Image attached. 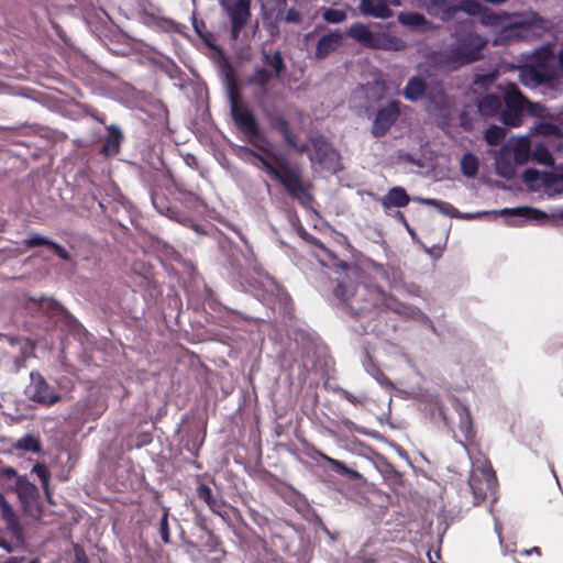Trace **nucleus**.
<instances>
[{
	"label": "nucleus",
	"mask_w": 563,
	"mask_h": 563,
	"mask_svg": "<svg viewBox=\"0 0 563 563\" xmlns=\"http://www.w3.org/2000/svg\"><path fill=\"white\" fill-rule=\"evenodd\" d=\"M311 153L309 158L312 163L324 164L335 155L330 142L323 135L309 137Z\"/></svg>",
	"instance_id": "12"
},
{
	"label": "nucleus",
	"mask_w": 563,
	"mask_h": 563,
	"mask_svg": "<svg viewBox=\"0 0 563 563\" xmlns=\"http://www.w3.org/2000/svg\"><path fill=\"white\" fill-rule=\"evenodd\" d=\"M401 114V102L393 100L379 107L372 123V134L375 137L385 136Z\"/></svg>",
	"instance_id": "6"
},
{
	"label": "nucleus",
	"mask_w": 563,
	"mask_h": 563,
	"mask_svg": "<svg viewBox=\"0 0 563 563\" xmlns=\"http://www.w3.org/2000/svg\"><path fill=\"white\" fill-rule=\"evenodd\" d=\"M531 158L540 165H544L548 167H551L554 165L553 155L544 144L536 145V147L531 154Z\"/></svg>",
	"instance_id": "33"
},
{
	"label": "nucleus",
	"mask_w": 563,
	"mask_h": 563,
	"mask_svg": "<svg viewBox=\"0 0 563 563\" xmlns=\"http://www.w3.org/2000/svg\"><path fill=\"white\" fill-rule=\"evenodd\" d=\"M343 42V35L340 32H331L321 36L317 43L314 56L322 59L336 51Z\"/></svg>",
	"instance_id": "19"
},
{
	"label": "nucleus",
	"mask_w": 563,
	"mask_h": 563,
	"mask_svg": "<svg viewBox=\"0 0 563 563\" xmlns=\"http://www.w3.org/2000/svg\"><path fill=\"white\" fill-rule=\"evenodd\" d=\"M123 140V135L121 131L117 126H110L108 129V134L104 139L100 153L104 157H111L119 153L120 144Z\"/></svg>",
	"instance_id": "24"
},
{
	"label": "nucleus",
	"mask_w": 563,
	"mask_h": 563,
	"mask_svg": "<svg viewBox=\"0 0 563 563\" xmlns=\"http://www.w3.org/2000/svg\"><path fill=\"white\" fill-rule=\"evenodd\" d=\"M389 93L388 86L385 80L375 77L371 82L361 85L354 90V98L363 100L362 107L368 111L374 104L385 99Z\"/></svg>",
	"instance_id": "7"
},
{
	"label": "nucleus",
	"mask_w": 563,
	"mask_h": 563,
	"mask_svg": "<svg viewBox=\"0 0 563 563\" xmlns=\"http://www.w3.org/2000/svg\"><path fill=\"white\" fill-rule=\"evenodd\" d=\"M318 455L329 463L336 472H339L342 475H349L350 477H357L358 473L356 471H353L349 468L343 462L335 460L320 451H317Z\"/></svg>",
	"instance_id": "39"
},
{
	"label": "nucleus",
	"mask_w": 563,
	"mask_h": 563,
	"mask_svg": "<svg viewBox=\"0 0 563 563\" xmlns=\"http://www.w3.org/2000/svg\"><path fill=\"white\" fill-rule=\"evenodd\" d=\"M162 517L159 520V534L165 544L170 543V530L168 525L169 509L167 507L162 508Z\"/></svg>",
	"instance_id": "40"
},
{
	"label": "nucleus",
	"mask_w": 563,
	"mask_h": 563,
	"mask_svg": "<svg viewBox=\"0 0 563 563\" xmlns=\"http://www.w3.org/2000/svg\"><path fill=\"white\" fill-rule=\"evenodd\" d=\"M520 553H521V555H530V554H532V553H536V554H538V555H541V550H540V548H538V547H533V548H531L530 550H523V551H521Z\"/></svg>",
	"instance_id": "60"
},
{
	"label": "nucleus",
	"mask_w": 563,
	"mask_h": 563,
	"mask_svg": "<svg viewBox=\"0 0 563 563\" xmlns=\"http://www.w3.org/2000/svg\"><path fill=\"white\" fill-rule=\"evenodd\" d=\"M423 205L431 206L437 208L441 213L454 217L457 212L456 208L450 202H445L442 200L433 199V198H416Z\"/></svg>",
	"instance_id": "36"
},
{
	"label": "nucleus",
	"mask_w": 563,
	"mask_h": 563,
	"mask_svg": "<svg viewBox=\"0 0 563 563\" xmlns=\"http://www.w3.org/2000/svg\"><path fill=\"white\" fill-rule=\"evenodd\" d=\"M12 489L16 493L24 508H26L31 501H34L38 494L37 487L29 482L25 476L16 477Z\"/></svg>",
	"instance_id": "22"
},
{
	"label": "nucleus",
	"mask_w": 563,
	"mask_h": 563,
	"mask_svg": "<svg viewBox=\"0 0 563 563\" xmlns=\"http://www.w3.org/2000/svg\"><path fill=\"white\" fill-rule=\"evenodd\" d=\"M473 21L460 22V30L452 33L454 43L441 53V62L453 67H463L483 58V49L488 40L473 30Z\"/></svg>",
	"instance_id": "2"
},
{
	"label": "nucleus",
	"mask_w": 563,
	"mask_h": 563,
	"mask_svg": "<svg viewBox=\"0 0 563 563\" xmlns=\"http://www.w3.org/2000/svg\"><path fill=\"white\" fill-rule=\"evenodd\" d=\"M398 21L401 25L421 33L437 30L439 26L419 12L406 11L398 14Z\"/></svg>",
	"instance_id": "13"
},
{
	"label": "nucleus",
	"mask_w": 563,
	"mask_h": 563,
	"mask_svg": "<svg viewBox=\"0 0 563 563\" xmlns=\"http://www.w3.org/2000/svg\"><path fill=\"white\" fill-rule=\"evenodd\" d=\"M558 59L560 65L563 67V47L558 53Z\"/></svg>",
	"instance_id": "64"
},
{
	"label": "nucleus",
	"mask_w": 563,
	"mask_h": 563,
	"mask_svg": "<svg viewBox=\"0 0 563 563\" xmlns=\"http://www.w3.org/2000/svg\"><path fill=\"white\" fill-rule=\"evenodd\" d=\"M340 424L351 432L357 430L356 424L349 418H341Z\"/></svg>",
	"instance_id": "57"
},
{
	"label": "nucleus",
	"mask_w": 563,
	"mask_h": 563,
	"mask_svg": "<svg viewBox=\"0 0 563 563\" xmlns=\"http://www.w3.org/2000/svg\"><path fill=\"white\" fill-rule=\"evenodd\" d=\"M23 559L11 556L4 563H21Z\"/></svg>",
	"instance_id": "62"
},
{
	"label": "nucleus",
	"mask_w": 563,
	"mask_h": 563,
	"mask_svg": "<svg viewBox=\"0 0 563 563\" xmlns=\"http://www.w3.org/2000/svg\"><path fill=\"white\" fill-rule=\"evenodd\" d=\"M282 21L291 24H300L302 22V15L297 9L290 8L284 11Z\"/></svg>",
	"instance_id": "46"
},
{
	"label": "nucleus",
	"mask_w": 563,
	"mask_h": 563,
	"mask_svg": "<svg viewBox=\"0 0 563 563\" xmlns=\"http://www.w3.org/2000/svg\"><path fill=\"white\" fill-rule=\"evenodd\" d=\"M560 73H519L520 81L526 86L551 84L559 78Z\"/></svg>",
	"instance_id": "28"
},
{
	"label": "nucleus",
	"mask_w": 563,
	"mask_h": 563,
	"mask_svg": "<svg viewBox=\"0 0 563 563\" xmlns=\"http://www.w3.org/2000/svg\"><path fill=\"white\" fill-rule=\"evenodd\" d=\"M514 161L517 165H523L531 158V141L528 136H521L511 144Z\"/></svg>",
	"instance_id": "25"
},
{
	"label": "nucleus",
	"mask_w": 563,
	"mask_h": 563,
	"mask_svg": "<svg viewBox=\"0 0 563 563\" xmlns=\"http://www.w3.org/2000/svg\"><path fill=\"white\" fill-rule=\"evenodd\" d=\"M501 106L503 98L494 93H487L476 101L478 113L484 118H499Z\"/></svg>",
	"instance_id": "21"
},
{
	"label": "nucleus",
	"mask_w": 563,
	"mask_h": 563,
	"mask_svg": "<svg viewBox=\"0 0 563 563\" xmlns=\"http://www.w3.org/2000/svg\"><path fill=\"white\" fill-rule=\"evenodd\" d=\"M537 177H538V170L537 169L528 168L523 173V178H525L526 181H533V180L537 179Z\"/></svg>",
	"instance_id": "58"
},
{
	"label": "nucleus",
	"mask_w": 563,
	"mask_h": 563,
	"mask_svg": "<svg viewBox=\"0 0 563 563\" xmlns=\"http://www.w3.org/2000/svg\"><path fill=\"white\" fill-rule=\"evenodd\" d=\"M460 122H461V126L464 128L466 131L472 130L473 126H472L471 121L468 120L466 112L461 113Z\"/></svg>",
	"instance_id": "59"
},
{
	"label": "nucleus",
	"mask_w": 563,
	"mask_h": 563,
	"mask_svg": "<svg viewBox=\"0 0 563 563\" xmlns=\"http://www.w3.org/2000/svg\"><path fill=\"white\" fill-rule=\"evenodd\" d=\"M0 477H4L8 479L14 478L16 481V477H19V476H18V472L15 471V468H13L11 466H2V467H0Z\"/></svg>",
	"instance_id": "55"
},
{
	"label": "nucleus",
	"mask_w": 563,
	"mask_h": 563,
	"mask_svg": "<svg viewBox=\"0 0 563 563\" xmlns=\"http://www.w3.org/2000/svg\"><path fill=\"white\" fill-rule=\"evenodd\" d=\"M0 512L1 517L5 522L7 529L11 532V534L16 540L23 539V529L20 523L18 516L15 515L13 508L4 498V496L0 493Z\"/></svg>",
	"instance_id": "15"
},
{
	"label": "nucleus",
	"mask_w": 563,
	"mask_h": 563,
	"mask_svg": "<svg viewBox=\"0 0 563 563\" xmlns=\"http://www.w3.org/2000/svg\"><path fill=\"white\" fill-rule=\"evenodd\" d=\"M406 46V42L398 37H386L382 43L383 48L391 51H402Z\"/></svg>",
	"instance_id": "45"
},
{
	"label": "nucleus",
	"mask_w": 563,
	"mask_h": 563,
	"mask_svg": "<svg viewBox=\"0 0 563 563\" xmlns=\"http://www.w3.org/2000/svg\"><path fill=\"white\" fill-rule=\"evenodd\" d=\"M223 75L232 120L252 145L242 147V152L258 161L268 177L278 181L292 199L307 206L312 196L302 181L299 165L291 163L284 153L275 151V145L262 132L253 111L242 102L239 73Z\"/></svg>",
	"instance_id": "1"
},
{
	"label": "nucleus",
	"mask_w": 563,
	"mask_h": 563,
	"mask_svg": "<svg viewBox=\"0 0 563 563\" xmlns=\"http://www.w3.org/2000/svg\"><path fill=\"white\" fill-rule=\"evenodd\" d=\"M32 472L37 475V477L40 478V481H41V483H42V485H43L47 496L49 497L48 483H49L51 474H49V471H48L47 466L45 464L36 463L33 466Z\"/></svg>",
	"instance_id": "41"
},
{
	"label": "nucleus",
	"mask_w": 563,
	"mask_h": 563,
	"mask_svg": "<svg viewBox=\"0 0 563 563\" xmlns=\"http://www.w3.org/2000/svg\"><path fill=\"white\" fill-rule=\"evenodd\" d=\"M49 249L62 260L68 261L70 258L69 253L60 244L52 241Z\"/></svg>",
	"instance_id": "51"
},
{
	"label": "nucleus",
	"mask_w": 563,
	"mask_h": 563,
	"mask_svg": "<svg viewBox=\"0 0 563 563\" xmlns=\"http://www.w3.org/2000/svg\"><path fill=\"white\" fill-rule=\"evenodd\" d=\"M38 302H40L41 307H43V305L45 302L46 308H47L48 312H51V313H55L60 310V305L53 299L47 300V299L41 298Z\"/></svg>",
	"instance_id": "53"
},
{
	"label": "nucleus",
	"mask_w": 563,
	"mask_h": 563,
	"mask_svg": "<svg viewBox=\"0 0 563 563\" xmlns=\"http://www.w3.org/2000/svg\"><path fill=\"white\" fill-rule=\"evenodd\" d=\"M267 118L271 128L283 136L284 142L287 145H295V133L292 132L288 120L280 113L271 114Z\"/></svg>",
	"instance_id": "23"
},
{
	"label": "nucleus",
	"mask_w": 563,
	"mask_h": 563,
	"mask_svg": "<svg viewBox=\"0 0 563 563\" xmlns=\"http://www.w3.org/2000/svg\"><path fill=\"white\" fill-rule=\"evenodd\" d=\"M553 58V51L550 45L541 46L536 49L527 63L519 70H548V66Z\"/></svg>",
	"instance_id": "14"
},
{
	"label": "nucleus",
	"mask_w": 563,
	"mask_h": 563,
	"mask_svg": "<svg viewBox=\"0 0 563 563\" xmlns=\"http://www.w3.org/2000/svg\"><path fill=\"white\" fill-rule=\"evenodd\" d=\"M378 311H393L396 314L410 317L413 313V308L405 302H401L396 297L390 294H387L383 289V296L380 300H378L377 308Z\"/></svg>",
	"instance_id": "17"
},
{
	"label": "nucleus",
	"mask_w": 563,
	"mask_h": 563,
	"mask_svg": "<svg viewBox=\"0 0 563 563\" xmlns=\"http://www.w3.org/2000/svg\"><path fill=\"white\" fill-rule=\"evenodd\" d=\"M451 0H426L424 8L430 15H439V10L442 12L444 8H449L450 5H448V3Z\"/></svg>",
	"instance_id": "44"
},
{
	"label": "nucleus",
	"mask_w": 563,
	"mask_h": 563,
	"mask_svg": "<svg viewBox=\"0 0 563 563\" xmlns=\"http://www.w3.org/2000/svg\"><path fill=\"white\" fill-rule=\"evenodd\" d=\"M424 97L428 100L427 109L429 111H439L449 107L448 97L440 82L428 85Z\"/></svg>",
	"instance_id": "20"
},
{
	"label": "nucleus",
	"mask_w": 563,
	"mask_h": 563,
	"mask_svg": "<svg viewBox=\"0 0 563 563\" xmlns=\"http://www.w3.org/2000/svg\"><path fill=\"white\" fill-rule=\"evenodd\" d=\"M349 36L352 38L363 43V44H372L374 40L373 33L369 31V29L362 24V23H355L353 24L349 32Z\"/></svg>",
	"instance_id": "31"
},
{
	"label": "nucleus",
	"mask_w": 563,
	"mask_h": 563,
	"mask_svg": "<svg viewBox=\"0 0 563 563\" xmlns=\"http://www.w3.org/2000/svg\"><path fill=\"white\" fill-rule=\"evenodd\" d=\"M31 384L27 387L30 398L38 404L51 406L60 400V396L47 384L38 373H31Z\"/></svg>",
	"instance_id": "8"
},
{
	"label": "nucleus",
	"mask_w": 563,
	"mask_h": 563,
	"mask_svg": "<svg viewBox=\"0 0 563 563\" xmlns=\"http://www.w3.org/2000/svg\"><path fill=\"white\" fill-rule=\"evenodd\" d=\"M478 159L472 153H465L461 159V170L466 177H475L478 173Z\"/></svg>",
	"instance_id": "34"
},
{
	"label": "nucleus",
	"mask_w": 563,
	"mask_h": 563,
	"mask_svg": "<svg viewBox=\"0 0 563 563\" xmlns=\"http://www.w3.org/2000/svg\"><path fill=\"white\" fill-rule=\"evenodd\" d=\"M506 137V130L503 126L492 124L484 133L485 142L490 146L499 145Z\"/></svg>",
	"instance_id": "32"
},
{
	"label": "nucleus",
	"mask_w": 563,
	"mask_h": 563,
	"mask_svg": "<svg viewBox=\"0 0 563 563\" xmlns=\"http://www.w3.org/2000/svg\"><path fill=\"white\" fill-rule=\"evenodd\" d=\"M74 554H75V561L74 563H89L88 556L84 550V548L75 543L74 544Z\"/></svg>",
	"instance_id": "48"
},
{
	"label": "nucleus",
	"mask_w": 563,
	"mask_h": 563,
	"mask_svg": "<svg viewBox=\"0 0 563 563\" xmlns=\"http://www.w3.org/2000/svg\"><path fill=\"white\" fill-rule=\"evenodd\" d=\"M15 449L37 453L42 450L41 442L32 434H26L19 439L15 443Z\"/></svg>",
	"instance_id": "38"
},
{
	"label": "nucleus",
	"mask_w": 563,
	"mask_h": 563,
	"mask_svg": "<svg viewBox=\"0 0 563 563\" xmlns=\"http://www.w3.org/2000/svg\"><path fill=\"white\" fill-rule=\"evenodd\" d=\"M289 147L294 148L297 153L303 154L309 151L310 144H298L297 143V136L295 135V145H288Z\"/></svg>",
	"instance_id": "56"
},
{
	"label": "nucleus",
	"mask_w": 563,
	"mask_h": 563,
	"mask_svg": "<svg viewBox=\"0 0 563 563\" xmlns=\"http://www.w3.org/2000/svg\"><path fill=\"white\" fill-rule=\"evenodd\" d=\"M499 73H486L484 76H477L475 84H482L484 86L492 85L498 77Z\"/></svg>",
	"instance_id": "49"
},
{
	"label": "nucleus",
	"mask_w": 563,
	"mask_h": 563,
	"mask_svg": "<svg viewBox=\"0 0 563 563\" xmlns=\"http://www.w3.org/2000/svg\"><path fill=\"white\" fill-rule=\"evenodd\" d=\"M390 5H400L398 0H360V11L364 15L387 19L393 15Z\"/></svg>",
	"instance_id": "11"
},
{
	"label": "nucleus",
	"mask_w": 563,
	"mask_h": 563,
	"mask_svg": "<svg viewBox=\"0 0 563 563\" xmlns=\"http://www.w3.org/2000/svg\"><path fill=\"white\" fill-rule=\"evenodd\" d=\"M514 21L510 23L515 27H527L537 22H543V20L534 12L530 11L525 14L515 13L512 15Z\"/></svg>",
	"instance_id": "37"
},
{
	"label": "nucleus",
	"mask_w": 563,
	"mask_h": 563,
	"mask_svg": "<svg viewBox=\"0 0 563 563\" xmlns=\"http://www.w3.org/2000/svg\"><path fill=\"white\" fill-rule=\"evenodd\" d=\"M501 214L516 216L527 220L536 221L544 220L548 218L543 211L532 207L505 208L501 210Z\"/></svg>",
	"instance_id": "29"
},
{
	"label": "nucleus",
	"mask_w": 563,
	"mask_h": 563,
	"mask_svg": "<svg viewBox=\"0 0 563 563\" xmlns=\"http://www.w3.org/2000/svg\"><path fill=\"white\" fill-rule=\"evenodd\" d=\"M433 405H434V412H437V415L439 416V418L444 422V424L446 426L448 424V418H446V415H445V407L442 402L441 399H439L438 397L434 399L433 401Z\"/></svg>",
	"instance_id": "50"
},
{
	"label": "nucleus",
	"mask_w": 563,
	"mask_h": 563,
	"mask_svg": "<svg viewBox=\"0 0 563 563\" xmlns=\"http://www.w3.org/2000/svg\"><path fill=\"white\" fill-rule=\"evenodd\" d=\"M0 547H2L3 549H5L8 552H11L12 551V547L10 543H8L7 541H0Z\"/></svg>",
	"instance_id": "63"
},
{
	"label": "nucleus",
	"mask_w": 563,
	"mask_h": 563,
	"mask_svg": "<svg viewBox=\"0 0 563 563\" xmlns=\"http://www.w3.org/2000/svg\"><path fill=\"white\" fill-rule=\"evenodd\" d=\"M497 169L501 176L511 177L515 173V167L510 163H505L503 158L497 159Z\"/></svg>",
	"instance_id": "47"
},
{
	"label": "nucleus",
	"mask_w": 563,
	"mask_h": 563,
	"mask_svg": "<svg viewBox=\"0 0 563 563\" xmlns=\"http://www.w3.org/2000/svg\"><path fill=\"white\" fill-rule=\"evenodd\" d=\"M428 84L419 76H413L404 89V97L410 101H417L424 97Z\"/></svg>",
	"instance_id": "27"
},
{
	"label": "nucleus",
	"mask_w": 563,
	"mask_h": 563,
	"mask_svg": "<svg viewBox=\"0 0 563 563\" xmlns=\"http://www.w3.org/2000/svg\"><path fill=\"white\" fill-rule=\"evenodd\" d=\"M23 244L26 249H33V247H38V246L49 247L52 244V240H49L46 236H42L37 233H33L31 236H29L27 239H25L23 241Z\"/></svg>",
	"instance_id": "42"
},
{
	"label": "nucleus",
	"mask_w": 563,
	"mask_h": 563,
	"mask_svg": "<svg viewBox=\"0 0 563 563\" xmlns=\"http://www.w3.org/2000/svg\"><path fill=\"white\" fill-rule=\"evenodd\" d=\"M339 395L344 398L345 400H347L349 402L353 404V405H361L363 402V399L354 396L353 394H351L349 390L346 389H343V388H340L339 389Z\"/></svg>",
	"instance_id": "52"
},
{
	"label": "nucleus",
	"mask_w": 563,
	"mask_h": 563,
	"mask_svg": "<svg viewBox=\"0 0 563 563\" xmlns=\"http://www.w3.org/2000/svg\"><path fill=\"white\" fill-rule=\"evenodd\" d=\"M333 295L345 305L352 314L364 316L376 311L383 288L371 282L341 280L333 289Z\"/></svg>",
	"instance_id": "3"
},
{
	"label": "nucleus",
	"mask_w": 563,
	"mask_h": 563,
	"mask_svg": "<svg viewBox=\"0 0 563 563\" xmlns=\"http://www.w3.org/2000/svg\"><path fill=\"white\" fill-rule=\"evenodd\" d=\"M322 18L328 23H341L346 20V12L339 9H325Z\"/></svg>",
	"instance_id": "43"
},
{
	"label": "nucleus",
	"mask_w": 563,
	"mask_h": 563,
	"mask_svg": "<svg viewBox=\"0 0 563 563\" xmlns=\"http://www.w3.org/2000/svg\"><path fill=\"white\" fill-rule=\"evenodd\" d=\"M286 7L287 0H266L264 5L265 14L274 18L276 21H282Z\"/></svg>",
	"instance_id": "35"
},
{
	"label": "nucleus",
	"mask_w": 563,
	"mask_h": 563,
	"mask_svg": "<svg viewBox=\"0 0 563 563\" xmlns=\"http://www.w3.org/2000/svg\"><path fill=\"white\" fill-rule=\"evenodd\" d=\"M196 492L198 498L203 500L213 514L220 516L222 519L228 517V512L225 510L227 503L221 498L214 497L209 485L200 483L197 486Z\"/></svg>",
	"instance_id": "16"
},
{
	"label": "nucleus",
	"mask_w": 563,
	"mask_h": 563,
	"mask_svg": "<svg viewBox=\"0 0 563 563\" xmlns=\"http://www.w3.org/2000/svg\"><path fill=\"white\" fill-rule=\"evenodd\" d=\"M223 9L230 16L232 35L236 38L251 16V0H232Z\"/></svg>",
	"instance_id": "9"
},
{
	"label": "nucleus",
	"mask_w": 563,
	"mask_h": 563,
	"mask_svg": "<svg viewBox=\"0 0 563 563\" xmlns=\"http://www.w3.org/2000/svg\"><path fill=\"white\" fill-rule=\"evenodd\" d=\"M468 486L472 490L473 504L475 506L484 503L489 495H495L497 476L489 462L472 470L468 477Z\"/></svg>",
	"instance_id": "5"
},
{
	"label": "nucleus",
	"mask_w": 563,
	"mask_h": 563,
	"mask_svg": "<svg viewBox=\"0 0 563 563\" xmlns=\"http://www.w3.org/2000/svg\"><path fill=\"white\" fill-rule=\"evenodd\" d=\"M459 11H464L471 15H475L479 13L481 5L476 1L464 0L459 5H450L449 8H444L439 16L442 21H449L453 19Z\"/></svg>",
	"instance_id": "26"
},
{
	"label": "nucleus",
	"mask_w": 563,
	"mask_h": 563,
	"mask_svg": "<svg viewBox=\"0 0 563 563\" xmlns=\"http://www.w3.org/2000/svg\"><path fill=\"white\" fill-rule=\"evenodd\" d=\"M269 65L274 68V70H283L284 62L279 52H275L269 60Z\"/></svg>",
	"instance_id": "54"
},
{
	"label": "nucleus",
	"mask_w": 563,
	"mask_h": 563,
	"mask_svg": "<svg viewBox=\"0 0 563 563\" xmlns=\"http://www.w3.org/2000/svg\"><path fill=\"white\" fill-rule=\"evenodd\" d=\"M552 220L555 223H558L559 221H563V211L552 214Z\"/></svg>",
	"instance_id": "61"
},
{
	"label": "nucleus",
	"mask_w": 563,
	"mask_h": 563,
	"mask_svg": "<svg viewBox=\"0 0 563 563\" xmlns=\"http://www.w3.org/2000/svg\"><path fill=\"white\" fill-rule=\"evenodd\" d=\"M288 74L289 73H254L249 79V84L257 88L254 95L256 98H260L268 93L276 84H284L286 80L289 82L287 78ZM289 88L291 89V86H289Z\"/></svg>",
	"instance_id": "10"
},
{
	"label": "nucleus",
	"mask_w": 563,
	"mask_h": 563,
	"mask_svg": "<svg viewBox=\"0 0 563 563\" xmlns=\"http://www.w3.org/2000/svg\"><path fill=\"white\" fill-rule=\"evenodd\" d=\"M379 202L387 213V211L391 208L407 207L410 202V197L405 188L396 186L390 188L387 194L379 199Z\"/></svg>",
	"instance_id": "18"
},
{
	"label": "nucleus",
	"mask_w": 563,
	"mask_h": 563,
	"mask_svg": "<svg viewBox=\"0 0 563 563\" xmlns=\"http://www.w3.org/2000/svg\"><path fill=\"white\" fill-rule=\"evenodd\" d=\"M462 413H461V421H460V430L464 434V441L466 443L473 442L475 438V430L473 427V421L471 417V412L467 408L461 407Z\"/></svg>",
	"instance_id": "30"
},
{
	"label": "nucleus",
	"mask_w": 563,
	"mask_h": 563,
	"mask_svg": "<svg viewBox=\"0 0 563 563\" xmlns=\"http://www.w3.org/2000/svg\"><path fill=\"white\" fill-rule=\"evenodd\" d=\"M545 108L530 101L516 84H507L503 90V106L499 121L508 128H519L526 115L541 118Z\"/></svg>",
	"instance_id": "4"
}]
</instances>
